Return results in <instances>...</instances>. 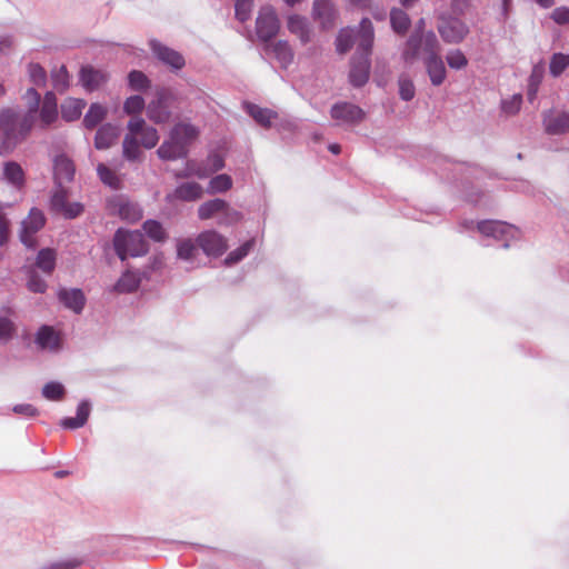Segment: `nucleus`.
I'll list each match as a JSON object with an SVG mask.
<instances>
[{
  "mask_svg": "<svg viewBox=\"0 0 569 569\" xmlns=\"http://www.w3.org/2000/svg\"><path fill=\"white\" fill-rule=\"evenodd\" d=\"M4 179L11 184L19 187L23 182V170L20 164L16 162H8L3 169Z\"/></svg>",
  "mask_w": 569,
  "mask_h": 569,
  "instance_id": "obj_41",
  "label": "nucleus"
},
{
  "mask_svg": "<svg viewBox=\"0 0 569 569\" xmlns=\"http://www.w3.org/2000/svg\"><path fill=\"white\" fill-rule=\"evenodd\" d=\"M108 80V74L102 71L94 69L90 66L82 67L80 70V82L82 87L88 91H94L99 89Z\"/></svg>",
  "mask_w": 569,
  "mask_h": 569,
  "instance_id": "obj_24",
  "label": "nucleus"
},
{
  "mask_svg": "<svg viewBox=\"0 0 569 569\" xmlns=\"http://www.w3.org/2000/svg\"><path fill=\"white\" fill-rule=\"evenodd\" d=\"M521 102V96L515 94L512 98L503 100L501 103V108L506 113L513 114L520 109Z\"/></svg>",
  "mask_w": 569,
  "mask_h": 569,
  "instance_id": "obj_56",
  "label": "nucleus"
},
{
  "mask_svg": "<svg viewBox=\"0 0 569 569\" xmlns=\"http://www.w3.org/2000/svg\"><path fill=\"white\" fill-rule=\"evenodd\" d=\"M177 258L191 264V268L197 267L196 260L199 253V246L197 240L190 238L177 240Z\"/></svg>",
  "mask_w": 569,
  "mask_h": 569,
  "instance_id": "obj_26",
  "label": "nucleus"
},
{
  "mask_svg": "<svg viewBox=\"0 0 569 569\" xmlns=\"http://www.w3.org/2000/svg\"><path fill=\"white\" fill-rule=\"evenodd\" d=\"M373 39V26L368 18H363L358 28L341 29L337 37L336 44L340 53L347 52L355 44L357 46L349 72V81L353 87H362L369 80Z\"/></svg>",
  "mask_w": 569,
  "mask_h": 569,
  "instance_id": "obj_1",
  "label": "nucleus"
},
{
  "mask_svg": "<svg viewBox=\"0 0 569 569\" xmlns=\"http://www.w3.org/2000/svg\"><path fill=\"white\" fill-rule=\"evenodd\" d=\"M440 53V43L433 31L426 33L413 32L406 43L402 57L406 62L412 63L416 60L425 57H430Z\"/></svg>",
  "mask_w": 569,
  "mask_h": 569,
  "instance_id": "obj_4",
  "label": "nucleus"
},
{
  "mask_svg": "<svg viewBox=\"0 0 569 569\" xmlns=\"http://www.w3.org/2000/svg\"><path fill=\"white\" fill-rule=\"evenodd\" d=\"M22 118L13 110L7 109L0 112V131L3 132L6 140L26 136L21 132Z\"/></svg>",
  "mask_w": 569,
  "mask_h": 569,
  "instance_id": "obj_18",
  "label": "nucleus"
},
{
  "mask_svg": "<svg viewBox=\"0 0 569 569\" xmlns=\"http://www.w3.org/2000/svg\"><path fill=\"white\" fill-rule=\"evenodd\" d=\"M446 60L448 66L455 70L463 69L468 64L466 56L459 49L448 51Z\"/></svg>",
  "mask_w": 569,
  "mask_h": 569,
  "instance_id": "obj_51",
  "label": "nucleus"
},
{
  "mask_svg": "<svg viewBox=\"0 0 569 569\" xmlns=\"http://www.w3.org/2000/svg\"><path fill=\"white\" fill-rule=\"evenodd\" d=\"M128 130L137 136H140L141 138V144L147 148L151 149L157 146L159 141V134L156 128L147 126L146 121L140 117H133L130 119L127 126Z\"/></svg>",
  "mask_w": 569,
  "mask_h": 569,
  "instance_id": "obj_15",
  "label": "nucleus"
},
{
  "mask_svg": "<svg viewBox=\"0 0 569 569\" xmlns=\"http://www.w3.org/2000/svg\"><path fill=\"white\" fill-rule=\"evenodd\" d=\"M23 99L28 107V112L22 117L21 132L28 133L36 123L37 114L40 106V94L33 88H29Z\"/></svg>",
  "mask_w": 569,
  "mask_h": 569,
  "instance_id": "obj_17",
  "label": "nucleus"
},
{
  "mask_svg": "<svg viewBox=\"0 0 569 569\" xmlns=\"http://www.w3.org/2000/svg\"><path fill=\"white\" fill-rule=\"evenodd\" d=\"M39 119L42 128L53 123L58 118V103L53 92H47L42 100L41 107L39 106Z\"/></svg>",
  "mask_w": 569,
  "mask_h": 569,
  "instance_id": "obj_25",
  "label": "nucleus"
},
{
  "mask_svg": "<svg viewBox=\"0 0 569 569\" xmlns=\"http://www.w3.org/2000/svg\"><path fill=\"white\" fill-rule=\"evenodd\" d=\"M287 26L289 31L296 34L302 43L310 41L311 31L308 21L305 18L298 14H292L288 18Z\"/></svg>",
  "mask_w": 569,
  "mask_h": 569,
  "instance_id": "obj_32",
  "label": "nucleus"
},
{
  "mask_svg": "<svg viewBox=\"0 0 569 569\" xmlns=\"http://www.w3.org/2000/svg\"><path fill=\"white\" fill-rule=\"evenodd\" d=\"M60 426L64 429L73 430V429L83 427L84 423H82V421H80L77 417H74V418L69 417V418H63L60 421Z\"/></svg>",
  "mask_w": 569,
  "mask_h": 569,
  "instance_id": "obj_62",
  "label": "nucleus"
},
{
  "mask_svg": "<svg viewBox=\"0 0 569 569\" xmlns=\"http://www.w3.org/2000/svg\"><path fill=\"white\" fill-rule=\"evenodd\" d=\"M119 136V127L112 123L102 124L94 137V147L98 150L110 148Z\"/></svg>",
  "mask_w": 569,
  "mask_h": 569,
  "instance_id": "obj_27",
  "label": "nucleus"
},
{
  "mask_svg": "<svg viewBox=\"0 0 569 569\" xmlns=\"http://www.w3.org/2000/svg\"><path fill=\"white\" fill-rule=\"evenodd\" d=\"M437 30L441 39L450 44L462 42L469 33V27L456 17H441Z\"/></svg>",
  "mask_w": 569,
  "mask_h": 569,
  "instance_id": "obj_10",
  "label": "nucleus"
},
{
  "mask_svg": "<svg viewBox=\"0 0 569 569\" xmlns=\"http://www.w3.org/2000/svg\"><path fill=\"white\" fill-rule=\"evenodd\" d=\"M197 162L188 161L183 170L176 172L177 178H190L194 176Z\"/></svg>",
  "mask_w": 569,
  "mask_h": 569,
  "instance_id": "obj_63",
  "label": "nucleus"
},
{
  "mask_svg": "<svg viewBox=\"0 0 569 569\" xmlns=\"http://www.w3.org/2000/svg\"><path fill=\"white\" fill-rule=\"evenodd\" d=\"M113 248L121 261L128 257H141L148 252V243L142 232L118 229L113 237Z\"/></svg>",
  "mask_w": 569,
  "mask_h": 569,
  "instance_id": "obj_5",
  "label": "nucleus"
},
{
  "mask_svg": "<svg viewBox=\"0 0 569 569\" xmlns=\"http://www.w3.org/2000/svg\"><path fill=\"white\" fill-rule=\"evenodd\" d=\"M399 96L405 101H410L415 98L416 88L413 81L408 76H400L398 80Z\"/></svg>",
  "mask_w": 569,
  "mask_h": 569,
  "instance_id": "obj_47",
  "label": "nucleus"
},
{
  "mask_svg": "<svg viewBox=\"0 0 569 569\" xmlns=\"http://www.w3.org/2000/svg\"><path fill=\"white\" fill-rule=\"evenodd\" d=\"M460 227L465 230H469L475 227V222L472 220H465L460 223ZM476 228L482 236L502 241L503 248H509L511 241L520 238L519 229L503 221L483 220L477 222Z\"/></svg>",
  "mask_w": 569,
  "mask_h": 569,
  "instance_id": "obj_3",
  "label": "nucleus"
},
{
  "mask_svg": "<svg viewBox=\"0 0 569 569\" xmlns=\"http://www.w3.org/2000/svg\"><path fill=\"white\" fill-rule=\"evenodd\" d=\"M56 251L49 248L41 249L37 256L36 264L43 272L50 274L56 267Z\"/></svg>",
  "mask_w": 569,
  "mask_h": 569,
  "instance_id": "obj_37",
  "label": "nucleus"
},
{
  "mask_svg": "<svg viewBox=\"0 0 569 569\" xmlns=\"http://www.w3.org/2000/svg\"><path fill=\"white\" fill-rule=\"evenodd\" d=\"M58 299L67 309L77 315L82 312L86 305L84 293L78 288H60Z\"/></svg>",
  "mask_w": 569,
  "mask_h": 569,
  "instance_id": "obj_20",
  "label": "nucleus"
},
{
  "mask_svg": "<svg viewBox=\"0 0 569 569\" xmlns=\"http://www.w3.org/2000/svg\"><path fill=\"white\" fill-rule=\"evenodd\" d=\"M42 396L51 401L61 400L64 396V387L57 381H50L42 388Z\"/></svg>",
  "mask_w": 569,
  "mask_h": 569,
  "instance_id": "obj_48",
  "label": "nucleus"
},
{
  "mask_svg": "<svg viewBox=\"0 0 569 569\" xmlns=\"http://www.w3.org/2000/svg\"><path fill=\"white\" fill-rule=\"evenodd\" d=\"M199 129L189 122H178L170 130L169 139L157 150L162 160L183 159L188 156L189 146L198 138Z\"/></svg>",
  "mask_w": 569,
  "mask_h": 569,
  "instance_id": "obj_2",
  "label": "nucleus"
},
{
  "mask_svg": "<svg viewBox=\"0 0 569 569\" xmlns=\"http://www.w3.org/2000/svg\"><path fill=\"white\" fill-rule=\"evenodd\" d=\"M12 411L17 415H21V416L29 417V418H32V417H36L39 415L38 409L30 403L16 405V406H13Z\"/></svg>",
  "mask_w": 569,
  "mask_h": 569,
  "instance_id": "obj_57",
  "label": "nucleus"
},
{
  "mask_svg": "<svg viewBox=\"0 0 569 569\" xmlns=\"http://www.w3.org/2000/svg\"><path fill=\"white\" fill-rule=\"evenodd\" d=\"M252 3H253V0H236L234 11H236V18L239 21L244 22L250 18L251 10H252Z\"/></svg>",
  "mask_w": 569,
  "mask_h": 569,
  "instance_id": "obj_54",
  "label": "nucleus"
},
{
  "mask_svg": "<svg viewBox=\"0 0 569 569\" xmlns=\"http://www.w3.org/2000/svg\"><path fill=\"white\" fill-rule=\"evenodd\" d=\"M128 81L130 88L136 91H144L150 87V80L141 71H131L128 76Z\"/></svg>",
  "mask_w": 569,
  "mask_h": 569,
  "instance_id": "obj_46",
  "label": "nucleus"
},
{
  "mask_svg": "<svg viewBox=\"0 0 569 569\" xmlns=\"http://www.w3.org/2000/svg\"><path fill=\"white\" fill-rule=\"evenodd\" d=\"M146 107L144 99L141 96H131L123 103V111L127 114L140 113Z\"/></svg>",
  "mask_w": 569,
  "mask_h": 569,
  "instance_id": "obj_52",
  "label": "nucleus"
},
{
  "mask_svg": "<svg viewBox=\"0 0 569 569\" xmlns=\"http://www.w3.org/2000/svg\"><path fill=\"white\" fill-rule=\"evenodd\" d=\"M280 21L276 9L270 4L260 7L256 19V34L262 42H268L278 33Z\"/></svg>",
  "mask_w": 569,
  "mask_h": 569,
  "instance_id": "obj_7",
  "label": "nucleus"
},
{
  "mask_svg": "<svg viewBox=\"0 0 569 569\" xmlns=\"http://www.w3.org/2000/svg\"><path fill=\"white\" fill-rule=\"evenodd\" d=\"M116 208L118 214L129 222H134L142 218V209L140 206L129 200L119 198L116 201Z\"/></svg>",
  "mask_w": 569,
  "mask_h": 569,
  "instance_id": "obj_30",
  "label": "nucleus"
},
{
  "mask_svg": "<svg viewBox=\"0 0 569 569\" xmlns=\"http://www.w3.org/2000/svg\"><path fill=\"white\" fill-rule=\"evenodd\" d=\"M197 243L208 257H220L228 248L227 239L214 230H207L197 237Z\"/></svg>",
  "mask_w": 569,
  "mask_h": 569,
  "instance_id": "obj_13",
  "label": "nucleus"
},
{
  "mask_svg": "<svg viewBox=\"0 0 569 569\" xmlns=\"http://www.w3.org/2000/svg\"><path fill=\"white\" fill-rule=\"evenodd\" d=\"M551 18L558 24L569 23V8L558 7L552 11Z\"/></svg>",
  "mask_w": 569,
  "mask_h": 569,
  "instance_id": "obj_58",
  "label": "nucleus"
},
{
  "mask_svg": "<svg viewBox=\"0 0 569 569\" xmlns=\"http://www.w3.org/2000/svg\"><path fill=\"white\" fill-rule=\"evenodd\" d=\"M546 131L550 134H563L569 131V113H549L545 116Z\"/></svg>",
  "mask_w": 569,
  "mask_h": 569,
  "instance_id": "obj_28",
  "label": "nucleus"
},
{
  "mask_svg": "<svg viewBox=\"0 0 569 569\" xmlns=\"http://www.w3.org/2000/svg\"><path fill=\"white\" fill-rule=\"evenodd\" d=\"M254 246V240L250 239L242 243L239 248L232 250L227 258L224 259V263L227 266L234 264L246 258L249 252L252 250Z\"/></svg>",
  "mask_w": 569,
  "mask_h": 569,
  "instance_id": "obj_43",
  "label": "nucleus"
},
{
  "mask_svg": "<svg viewBox=\"0 0 569 569\" xmlns=\"http://www.w3.org/2000/svg\"><path fill=\"white\" fill-rule=\"evenodd\" d=\"M9 238V220L0 213V246L7 243Z\"/></svg>",
  "mask_w": 569,
  "mask_h": 569,
  "instance_id": "obj_61",
  "label": "nucleus"
},
{
  "mask_svg": "<svg viewBox=\"0 0 569 569\" xmlns=\"http://www.w3.org/2000/svg\"><path fill=\"white\" fill-rule=\"evenodd\" d=\"M240 219L241 213L226 201V208L220 211L218 223L229 226L238 222Z\"/></svg>",
  "mask_w": 569,
  "mask_h": 569,
  "instance_id": "obj_53",
  "label": "nucleus"
},
{
  "mask_svg": "<svg viewBox=\"0 0 569 569\" xmlns=\"http://www.w3.org/2000/svg\"><path fill=\"white\" fill-rule=\"evenodd\" d=\"M122 154L128 161H138L142 156L137 137L130 131L123 138Z\"/></svg>",
  "mask_w": 569,
  "mask_h": 569,
  "instance_id": "obj_34",
  "label": "nucleus"
},
{
  "mask_svg": "<svg viewBox=\"0 0 569 569\" xmlns=\"http://www.w3.org/2000/svg\"><path fill=\"white\" fill-rule=\"evenodd\" d=\"M91 405L87 400H82L77 407V418L86 425L90 416Z\"/></svg>",
  "mask_w": 569,
  "mask_h": 569,
  "instance_id": "obj_59",
  "label": "nucleus"
},
{
  "mask_svg": "<svg viewBox=\"0 0 569 569\" xmlns=\"http://www.w3.org/2000/svg\"><path fill=\"white\" fill-rule=\"evenodd\" d=\"M107 108L100 103H92L83 118V126L87 129L96 128L106 117Z\"/></svg>",
  "mask_w": 569,
  "mask_h": 569,
  "instance_id": "obj_35",
  "label": "nucleus"
},
{
  "mask_svg": "<svg viewBox=\"0 0 569 569\" xmlns=\"http://www.w3.org/2000/svg\"><path fill=\"white\" fill-rule=\"evenodd\" d=\"M312 13L315 20L319 21L323 29L333 27L336 9L331 0H315Z\"/></svg>",
  "mask_w": 569,
  "mask_h": 569,
  "instance_id": "obj_23",
  "label": "nucleus"
},
{
  "mask_svg": "<svg viewBox=\"0 0 569 569\" xmlns=\"http://www.w3.org/2000/svg\"><path fill=\"white\" fill-rule=\"evenodd\" d=\"M208 161L211 164V172L219 171L224 167V161L219 154H211L208 158Z\"/></svg>",
  "mask_w": 569,
  "mask_h": 569,
  "instance_id": "obj_64",
  "label": "nucleus"
},
{
  "mask_svg": "<svg viewBox=\"0 0 569 569\" xmlns=\"http://www.w3.org/2000/svg\"><path fill=\"white\" fill-rule=\"evenodd\" d=\"M14 322L4 316H0V342L8 343L16 335Z\"/></svg>",
  "mask_w": 569,
  "mask_h": 569,
  "instance_id": "obj_49",
  "label": "nucleus"
},
{
  "mask_svg": "<svg viewBox=\"0 0 569 569\" xmlns=\"http://www.w3.org/2000/svg\"><path fill=\"white\" fill-rule=\"evenodd\" d=\"M86 101L82 99L69 98L61 104V114L66 121H74L80 118Z\"/></svg>",
  "mask_w": 569,
  "mask_h": 569,
  "instance_id": "obj_33",
  "label": "nucleus"
},
{
  "mask_svg": "<svg viewBox=\"0 0 569 569\" xmlns=\"http://www.w3.org/2000/svg\"><path fill=\"white\" fill-rule=\"evenodd\" d=\"M569 67V54L561 52L553 53L550 63L549 72L552 77H559Z\"/></svg>",
  "mask_w": 569,
  "mask_h": 569,
  "instance_id": "obj_42",
  "label": "nucleus"
},
{
  "mask_svg": "<svg viewBox=\"0 0 569 569\" xmlns=\"http://www.w3.org/2000/svg\"><path fill=\"white\" fill-rule=\"evenodd\" d=\"M27 286L30 291L36 293H43L47 289L46 281L34 272L30 273Z\"/></svg>",
  "mask_w": 569,
  "mask_h": 569,
  "instance_id": "obj_55",
  "label": "nucleus"
},
{
  "mask_svg": "<svg viewBox=\"0 0 569 569\" xmlns=\"http://www.w3.org/2000/svg\"><path fill=\"white\" fill-rule=\"evenodd\" d=\"M423 64L430 82L436 87L441 86L446 80L447 70L440 53L425 57Z\"/></svg>",
  "mask_w": 569,
  "mask_h": 569,
  "instance_id": "obj_22",
  "label": "nucleus"
},
{
  "mask_svg": "<svg viewBox=\"0 0 569 569\" xmlns=\"http://www.w3.org/2000/svg\"><path fill=\"white\" fill-rule=\"evenodd\" d=\"M46 217L43 212L37 208H32L26 219L21 222L19 238L20 241L30 249L37 247L38 241L36 234L43 228Z\"/></svg>",
  "mask_w": 569,
  "mask_h": 569,
  "instance_id": "obj_9",
  "label": "nucleus"
},
{
  "mask_svg": "<svg viewBox=\"0 0 569 569\" xmlns=\"http://www.w3.org/2000/svg\"><path fill=\"white\" fill-rule=\"evenodd\" d=\"M267 51L272 53L282 68H287L293 60V51L287 41L280 40L268 46Z\"/></svg>",
  "mask_w": 569,
  "mask_h": 569,
  "instance_id": "obj_29",
  "label": "nucleus"
},
{
  "mask_svg": "<svg viewBox=\"0 0 569 569\" xmlns=\"http://www.w3.org/2000/svg\"><path fill=\"white\" fill-rule=\"evenodd\" d=\"M69 191L64 184H56V189L51 197V207L54 211L63 214L66 218L72 219L78 217L83 207L79 202H68Z\"/></svg>",
  "mask_w": 569,
  "mask_h": 569,
  "instance_id": "obj_12",
  "label": "nucleus"
},
{
  "mask_svg": "<svg viewBox=\"0 0 569 569\" xmlns=\"http://www.w3.org/2000/svg\"><path fill=\"white\" fill-rule=\"evenodd\" d=\"M202 187L197 182H186L179 184L173 191L167 193L166 201L173 203L177 200L196 201L202 197Z\"/></svg>",
  "mask_w": 569,
  "mask_h": 569,
  "instance_id": "obj_19",
  "label": "nucleus"
},
{
  "mask_svg": "<svg viewBox=\"0 0 569 569\" xmlns=\"http://www.w3.org/2000/svg\"><path fill=\"white\" fill-rule=\"evenodd\" d=\"M34 345L40 351L56 353L62 347V338L53 327L41 326L36 332Z\"/></svg>",
  "mask_w": 569,
  "mask_h": 569,
  "instance_id": "obj_14",
  "label": "nucleus"
},
{
  "mask_svg": "<svg viewBox=\"0 0 569 569\" xmlns=\"http://www.w3.org/2000/svg\"><path fill=\"white\" fill-rule=\"evenodd\" d=\"M76 168L71 159L66 154H58L53 160V178L58 186L69 183L73 180Z\"/></svg>",
  "mask_w": 569,
  "mask_h": 569,
  "instance_id": "obj_21",
  "label": "nucleus"
},
{
  "mask_svg": "<svg viewBox=\"0 0 569 569\" xmlns=\"http://www.w3.org/2000/svg\"><path fill=\"white\" fill-rule=\"evenodd\" d=\"M97 173L100 178V180L113 188V189H118L119 186H120V179L118 178V176L116 174L114 171H112L111 169H109L106 164L103 163H99L98 167H97Z\"/></svg>",
  "mask_w": 569,
  "mask_h": 569,
  "instance_id": "obj_45",
  "label": "nucleus"
},
{
  "mask_svg": "<svg viewBox=\"0 0 569 569\" xmlns=\"http://www.w3.org/2000/svg\"><path fill=\"white\" fill-rule=\"evenodd\" d=\"M244 109L263 128H270L271 126H276L279 130H293L296 128V123L292 120L280 119L277 112L268 108L246 102Z\"/></svg>",
  "mask_w": 569,
  "mask_h": 569,
  "instance_id": "obj_8",
  "label": "nucleus"
},
{
  "mask_svg": "<svg viewBox=\"0 0 569 569\" xmlns=\"http://www.w3.org/2000/svg\"><path fill=\"white\" fill-rule=\"evenodd\" d=\"M53 88L62 92L69 87V73L64 66L54 68L51 72Z\"/></svg>",
  "mask_w": 569,
  "mask_h": 569,
  "instance_id": "obj_44",
  "label": "nucleus"
},
{
  "mask_svg": "<svg viewBox=\"0 0 569 569\" xmlns=\"http://www.w3.org/2000/svg\"><path fill=\"white\" fill-rule=\"evenodd\" d=\"M146 234L157 242H162L167 239V232L163 229L162 224L157 220H147L142 226Z\"/></svg>",
  "mask_w": 569,
  "mask_h": 569,
  "instance_id": "obj_40",
  "label": "nucleus"
},
{
  "mask_svg": "<svg viewBox=\"0 0 569 569\" xmlns=\"http://www.w3.org/2000/svg\"><path fill=\"white\" fill-rule=\"evenodd\" d=\"M226 208V201L219 198L203 202L198 208V217L201 220H208L216 216L219 217L220 211Z\"/></svg>",
  "mask_w": 569,
  "mask_h": 569,
  "instance_id": "obj_36",
  "label": "nucleus"
},
{
  "mask_svg": "<svg viewBox=\"0 0 569 569\" xmlns=\"http://www.w3.org/2000/svg\"><path fill=\"white\" fill-rule=\"evenodd\" d=\"M28 76L30 81L34 86L42 87L47 82V73L46 70L39 63H29L28 64Z\"/></svg>",
  "mask_w": 569,
  "mask_h": 569,
  "instance_id": "obj_50",
  "label": "nucleus"
},
{
  "mask_svg": "<svg viewBox=\"0 0 569 569\" xmlns=\"http://www.w3.org/2000/svg\"><path fill=\"white\" fill-rule=\"evenodd\" d=\"M177 97L171 89L162 88L157 91L154 99L147 106V117L157 124L168 123L171 119V108Z\"/></svg>",
  "mask_w": 569,
  "mask_h": 569,
  "instance_id": "obj_6",
  "label": "nucleus"
},
{
  "mask_svg": "<svg viewBox=\"0 0 569 569\" xmlns=\"http://www.w3.org/2000/svg\"><path fill=\"white\" fill-rule=\"evenodd\" d=\"M390 23L395 32L405 33L409 26V16L401 9H392L390 12Z\"/></svg>",
  "mask_w": 569,
  "mask_h": 569,
  "instance_id": "obj_39",
  "label": "nucleus"
},
{
  "mask_svg": "<svg viewBox=\"0 0 569 569\" xmlns=\"http://www.w3.org/2000/svg\"><path fill=\"white\" fill-rule=\"evenodd\" d=\"M74 567L76 563L71 561H52L43 563L34 569H72Z\"/></svg>",
  "mask_w": 569,
  "mask_h": 569,
  "instance_id": "obj_60",
  "label": "nucleus"
},
{
  "mask_svg": "<svg viewBox=\"0 0 569 569\" xmlns=\"http://www.w3.org/2000/svg\"><path fill=\"white\" fill-rule=\"evenodd\" d=\"M330 116L339 126H356L365 118L363 110L350 102H337L331 107Z\"/></svg>",
  "mask_w": 569,
  "mask_h": 569,
  "instance_id": "obj_11",
  "label": "nucleus"
},
{
  "mask_svg": "<svg viewBox=\"0 0 569 569\" xmlns=\"http://www.w3.org/2000/svg\"><path fill=\"white\" fill-rule=\"evenodd\" d=\"M140 282L141 278L139 273L127 270L114 283L112 290L118 293H130L138 289Z\"/></svg>",
  "mask_w": 569,
  "mask_h": 569,
  "instance_id": "obj_31",
  "label": "nucleus"
},
{
  "mask_svg": "<svg viewBox=\"0 0 569 569\" xmlns=\"http://www.w3.org/2000/svg\"><path fill=\"white\" fill-rule=\"evenodd\" d=\"M232 187V179L228 174H218L213 177L208 184L207 192L209 194L222 193L230 190Z\"/></svg>",
  "mask_w": 569,
  "mask_h": 569,
  "instance_id": "obj_38",
  "label": "nucleus"
},
{
  "mask_svg": "<svg viewBox=\"0 0 569 569\" xmlns=\"http://www.w3.org/2000/svg\"><path fill=\"white\" fill-rule=\"evenodd\" d=\"M153 54L164 64L179 70L184 66L183 57L176 50L162 44L157 40L149 42Z\"/></svg>",
  "mask_w": 569,
  "mask_h": 569,
  "instance_id": "obj_16",
  "label": "nucleus"
}]
</instances>
